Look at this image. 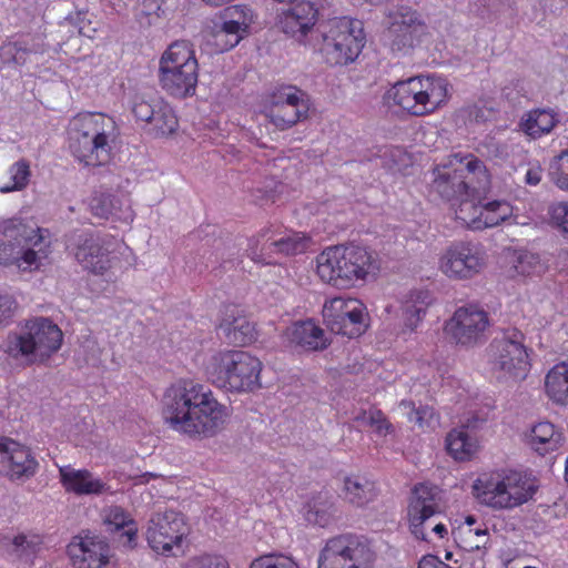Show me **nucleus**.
I'll return each mask as SVG.
<instances>
[{
	"instance_id": "f257e3e1",
	"label": "nucleus",
	"mask_w": 568,
	"mask_h": 568,
	"mask_svg": "<svg viewBox=\"0 0 568 568\" xmlns=\"http://www.w3.org/2000/svg\"><path fill=\"white\" fill-rule=\"evenodd\" d=\"M163 418L169 426L193 439L209 438L223 429L227 407L211 389L191 379H181L164 393Z\"/></svg>"
},
{
	"instance_id": "f03ea898",
	"label": "nucleus",
	"mask_w": 568,
	"mask_h": 568,
	"mask_svg": "<svg viewBox=\"0 0 568 568\" xmlns=\"http://www.w3.org/2000/svg\"><path fill=\"white\" fill-rule=\"evenodd\" d=\"M116 136V124L112 118L102 113L78 114L69 125V149L84 165L102 166L111 160Z\"/></svg>"
},
{
	"instance_id": "7ed1b4c3",
	"label": "nucleus",
	"mask_w": 568,
	"mask_h": 568,
	"mask_svg": "<svg viewBox=\"0 0 568 568\" xmlns=\"http://www.w3.org/2000/svg\"><path fill=\"white\" fill-rule=\"evenodd\" d=\"M490 175L486 165L474 154H453L433 170L430 191L448 202L463 196L486 193Z\"/></svg>"
},
{
	"instance_id": "20e7f679",
	"label": "nucleus",
	"mask_w": 568,
	"mask_h": 568,
	"mask_svg": "<svg viewBox=\"0 0 568 568\" xmlns=\"http://www.w3.org/2000/svg\"><path fill=\"white\" fill-rule=\"evenodd\" d=\"M45 233L32 222L4 221L0 226V264L17 265L22 271L38 268L49 254Z\"/></svg>"
},
{
	"instance_id": "39448f33",
	"label": "nucleus",
	"mask_w": 568,
	"mask_h": 568,
	"mask_svg": "<svg viewBox=\"0 0 568 568\" xmlns=\"http://www.w3.org/2000/svg\"><path fill=\"white\" fill-rule=\"evenodd\" d=\"M316 261L321 280L337 288L354 286L378 270L373 253L354 244L327 247Z\"/></svg>"
},
{
	"instance_id": "423d86ee",
	"label": "nucleus",
	"mask_w": 568,
	"mask_h": 568,
	"mask_svg": "<svg viewBox=\"0 0 568 568\" xmlns=\"http://www.w3.org/2000/svg\"><path fill=\"white\" fill-rule=\"evenodd\" d=\"M263 364L244 351L224 349L214 353L205 365L207 378L216 387L231 393H248L261 387Z\"/></svg>"
},
{
	"instance_id": "0eeeda50",
	"label": "nucleus",
	"mask_w": 568,
	"mask_h": 568,
	"mask_svg": "<svg viewBox=\"0 0 568 568\" xmlns=\"http://www.w3.org/2000/svg\"><path fill=\"white\" fill-rule=\"evenodd\" d=\"M159 83L163 91L176 99L193 97L199 81V63L189 41L171 43L159 62Z\"/></svg>"
},
{
	"instance_id": "6e6552de",
	"label": "nucleus",
	"mask_w": 568,
	"mask_h": 568,
	"mask_svg": "<svg viewBox=\"0 0 568 568\" xmlns=\"http://www.w3.org/2000/svg\"><path fill=\"white\" fill-rule=\"evenodd\" d=\"M449 98V83L442 77H412L397 81L388 91L387 99L414 116L435 112Z\"/></svg>"
},
{
	"instance_id": "1a4fd4ad",
	"label": "nucleus",
	"mask_w": 568,
	"mask_h": 568,
	"mask_svg": "<svg viewBox=\"0 0 568 568\" xmlns=\"http://www.w3.org/2000/svg\"><path fill=\"white\" fill-rule=\"evenodd\" d=\"M474 491L479 501L494 509H513L532 498L535 480L519 471H495L478 477Z\"/></svg>"
},
{
	"instance_id": "9d476101",
	"label": "nucleus",
	"mask_w": 568,
	"mask_h": 568,
	"mask_svg": "<svg viewBox=\"0 0 568 568\" xmlns=\"http://www.w3.org/2000/svg\"><path fill=\"white\" fill-rule=\"evenodd\" d=\"M321 44L318 50L329 65H347L361 54L366 37L363 22L338 18L317 28Z\"/></svg>"
},
{
	"instance_id": "9b49d317",
	"label": "nucleus",
	"mask_w": 568,
	"mask_h": 568,
	"mask_svg": "<svg viewBox=\"0 0 568 568\" xmlns=\"http://www.w3.org/2000/svg\"><path fill=\"white\" fill-rule=\"evenodd\" d=\"M487 357L490 372L499 382H521L530 369L525 335L517 328L498 334L487 347Z\"/></svg>"
},
{
	"instance_id": "f8f14e48",
	"label": "nucleus",
	"mask_w": 568,
	"mask_h": 568,
	"mask_svg": "<svg viewBox=\"0 0 568 568\" xmlns=\"http://www.w3.org/2000/svg\"><path fill=\"white\" fill-rule=\"evenodd\" d=\"M62 343V332L48 318H36L27 323L26 329L19 334L9 336L6 343V352L13 358L42 362L55 353Z\"/></svg>"
},
{
	"instance_id": "ddd939ff",
	"label": "nucleus",
	"mask_w": 568,
	"mask_h": 568,
	"mask_svg": "<svg viewBox=\"0 0 568 568\" xmlns=\"http://www.w3.org/2000/svg\"><path fill=\"white\" fill-rule=\"evenodd\" d=\"M376 552L363 536L339 535L327 540L318 558V568H373Z\"/></svg>"
},
{
	"instance_id": "4468645a",
	"label": "nucleus",
	"mask_w": 568,
	"mask_h": 568,
	"mask_svg": "<svg viewBox=\"0 0 568 568\" xmlns=\"http://www.w3.org/2000/svg\"><path fill=\"white\" fill-rule=\"evenodd\" d=\"M366 307L356 298L334 297L325 302L323 318L335 334L349 338L358 337L367 328Z\"/></svg>"
},
{
	"instance_id": "2eb2a0df",
	"label": "nucleus",
	"mask_w": 568,
	"mask_h": 568,
	"mask_svg": "<svg viewBox=\"0 0 568 568\" xmlns=\"http://www.w3.org/2000/svg\"><path fill=\"white\" fill-rule=\"evenodd\" d=\"M187 534L184 516L174 510L154 514L148 524L146 540L150 547L162 555H174L173 550H181L183 538Z\"/></svg>"
},
{
	"instance_id": "dca6fc26",
	"label": "nucleus",
	"mask_w": 568,
	"mask_h": 568,
	"mask_svg": "<svg viewBox=\"0 0 568 568\" xmlns=\"http://www.w3.org/2000/svg\"><path fill=\"white\" fill-rule=\"evenodd\" d=\"M490 325L487 312L475 305L457 308L445 325L447 335L464 347H473L486 339V331Z\"/></svg>"
},
{
	"instance_id": "f3484780",
	"label": "nucleus",
	"mask_w": 568,
	"mask_h": 568,
	"mask_svg": "<svg viewBox=\"0 0 568 568\" xmlns=\"http://www.w3.org/2000/svg\"><path fill=\"white\" fill-rule=\"evenodd\" d=\"M308 95L296 87H283L272 95L267 118L280 130H286L307 118Z\"/></svg>"
},
{
	"instance_id": "a211bd4d",
	"label": "nucleus",
	"mask_w": 568,
	"mask_h": 568,
	"mask_svg": "<svg viewBox=\"0 0 568 568\" xmlns=\"http://www.w3.org/2000/svg\"><path fill=\"white\" fill-rule=\"evenodd\" d=\"M73 568H115L114 555L105 538L85 534L68 546Z\"/></svg>"
},
{
	"instance_id": "6ab92c4d",
	"label": "nucleus",
	"mask_w": 568,
	"mask_h": 568,
	"mask_svg": "<svg viewBox=\"0 0 568 568\" xmlns=\"http://www.w3.org/2000/svg\"><path fill=\"white\" fill-rule=\"evenodd\" d=\"M485 266V254L477 245L457 243L440 257V271L454 280H466L478 274Z\"/></svg>"
},
{
	"instance_id": "aec40b11",
	"label": "nucleus",
	"mask_w": 568,
	"mask_h": 568,
	"mask_svg": "<svg viewBox=\"0 0 568 568\" xmlns=\"http://www.w3.org/2000/svg\"><path fill=\"white\" fill-rule=\"evenodd\" d=\"M317 18L318 9L314 2L300 1L283 12L280 24L284 33L300 43L317 47V43L312 42L314 34L318 36L315 29Z\"/></svg>"
},
{
	"instance_id": "412c9836",
	"label": "nucleus",
	"mask_w": 568,
	"mask_h": 568,
	"mask_svg": "<svg viewBox=\"0 0 568 568\" xmlns=\"http://www.w3.org/2000/svg\"><path fill=\"white\" fill-rule=\"evenodd\" d=\"M440 498L436 486L420 484L413 490L408 506L410 530L416 538L427 540L425 524L440 513Z\"/></svg>"
},
{
	"instance_id": "4be33fe9",
	"label": "nucleus",
	"mask_w": 568,
	"mask_h": 568,
	"mask_svg": "<svg viewBox=\"0 0 568 568\" xmlns=\"http://www.w3.org/2000/svg\"><path fill=\"white\" fill-rule=\"evenodd\" d=\"M427 27L417 12L403 10L394 16L388 28L389 45L393 51L408 52L422 42Z\"/></svg>"
},
{
	"instance_id": "5701e85b",
	"label": "nucleus",
	"mask_w": 568,
	"mask_h": 568,
	"mask_svg": "<svg viewBox=\"0 0 568 568\" xmlns=\"http://www.w3.org/2000/svg\"><path fill=\"white\" fill-rule=\"evenodd\" d=\"M115 245L111 240L89 235L78 245L75 258L83 268L94 274H103L114 266Z\"/></svg>"
},
{
	"instance_id": "b1692460",
	"label": "nucleus",
	"mask_w": 568,
	"mask_h": 568,
	"mask_svg": "<svg viewBox=\"0 0 568 568\" xmlns=\"http://www.w3.org/2000/svg\"><path fill=\"white\" fill-rule=\"evenodd\" d=\"M310 240L300 233H290L277 240H273L268 244H264L258 252V239H252L248 245V255L256 263L271 264L268 254L272 252L281 253L284 255H295L305 252L308 247Z\"/></svg>"
},
{
	"instance_id": "393cba45",
	"label": "nucleus",
	"mask_w": 568,
	"mask_h": 568,
	"mask_svg": "<svg viewBox=\"0 0 568 568\" xmlns=\"http://www.w3.org/2000/svg\"><path fill=\"white\" fill-rule=\"evenodd\" d=\"M60 481L67 491L75 495H100L106 490V484L87 469L71 466L59 468Z\"/></svg>"
},
{
	"instance_id": "a878e982",
	"label": "nucleus",
	"mask_w": 568,
	"mask_h": 568,
	"mask_svg": "<svg viewBox=\"0 0 568 568\" xmlns=\"http://www.w3.org/2000/svg\"><path fill=\"white\" fill-rule=\"evenodd\" d=\"M558 122L559 116L552 109H534L521 115L518 130L536 140L550 133Z\"/></svg>"
},
{
	"instance_id": "bb28decb",
	"label": "nucleus",
	"mask_w": 568,
	"mask_h": 568,
	"mask_svg": "<svg viewBox=\"0 0 568 568\" xmlns=\"http://www.w3.org/2000/svg\"><path fill=\"white\" fill-rule=\"evenodd\" d=\"M286 336L292 344L307 351L324 349L329 344L324 331L312 321L293 324L287 328Z\"/></svg>"
},
{
	"instance_id": "cd10ccee",
	"label": "nucleus",
	"mask_w": 568,
	"mask_h": 568,
	"mask_svg": "<svg viewBox=\"0 0 568 568\" xmlns=\"http://www.w3.org/2000/svg\"><path fill=\"white\" fill-rule=\"evenodd\" d=\"M104 524L111 531H120V542L124 548L133 549L138 544V527L133 518L120 506H111L104 511Z\"/></svg>"
},
{
	"instance_id": "c85d7f7f",
	"label": "nucleus",
	"mask_w": 568,
	"mask_h": 568,
	"mask_svg": "<svg viewBox=\"0 0 568 568\" xmlns=\"http://www.w3.org/2000/svg\"><path fill=\"white\" fill-rule=\"evenodd\" d=\"M42 537L34 532H21L7 538L3 549L13 561L31 562L41 549Z\"/></svg>"
},
{
	"instance_id": "c756f323",
	"label": "nucleus",
	"mask_w": 568,
	"mask_h": 568,
	"mask_svg": "<svg viewBox=\"0 0 568 568\" xmlns=\"http://www.w3.org/2000/svg\"><path fill=\"white\" fill-rule=\"evenodd\" d=\"M8 452L6 463L11 479L29 478L36 474L38 462L28 448L13 440L9 443Z\"/></svg>"
},
{
	"instance_id": "7c9ffc66",
	"label": "nucleus",
	"mask_w": 568,
	"mask_h": 568,
	"mask_svg": "<svg viewBox=\"0 0 568 568\" xmlns=\"http://www.w3.org/2000/svg\"><path fill=\"white\" fill-rule=\"evenodd\" d=\"M561 442L562 434L549 422L537 423L527 435V444L540 455L557 449Z\"/></svg>"
},
{
	"instance_id": "2f4dec72",
	"label": "nucleus",
	"mask_w": 568,
	"mask_h": 568,
	"mask_svg": "<svg viewBox=\"0 0 568 568\" xmlns=\"http://www.w3.org/2000/svg\"><path fill=\"white\" fill-rule=\"evenodd\" d=\"M342 491L344 499L356 507L369 504L377 496L375 484L362 476L346 477Z\"/></svg>"
},
{
	"instance_id": "473e14b6",
	"label": "nucleus",
	"mask_w": 568,
	"mask_h": 568,
	"mask_svg": "<svg viewBox=\"0 0 568 568\" xmlns=\"http://www.w3.org/2000/svg\"><path fill=\"white\" fill-rule=\"evenodd\" d=\"M432 295L428 291H412L406 296L403 304V317L405 327H407L409 331H414L425 315L428 306L432 304Z\"/></svg>"
},
{
	"instance_id": "72a5a7b5",
	"label": "nucleus",
	"mask_w": 568,
	"mask_h": 568,
	"mask_svg": "<svg viewBox=\"0 0 568 568\" xmlns=\"http://www.w3.org/2000/svg\"><path fill=\"white\" fill-rule=\"evenodd\" d=\"M220 328L229 342L234 345L243 346L252 343L255 338L254 325L242 315H226L222 321Z\"/></svg>"
},
{
	"instance_id": "f704fd0d",
	"label": "nucleus",
	"mask_w": 568,
	"mask_h": 568,
	"mask_svg": "<svg viewBox=\"0 0 568 568\" xmlns=\"http://www.w3.org/2000/svg\"><path fill=\"white\" fill-rule=\"evenodd\" d=\"M446 448L456 460H468L477 450L476 440L469 436L464 427L453 429L447 434Z\"/></svg>"
},
{
	"instance_id": "c9c22d12",
	"label": "nucleus",
	"mask_w": 568,
	"mask_h": 568,
	"mask_svg": "<svg viewBox=\"0 0 568 568\" xmlns=\"http://www.w3.org/2000/svg\"><path fill=\"white\" fill-rule=\"evenodd\" d=\"M545 387L548 396L556 403L568 402V363H559L548 372Z\"/></svg>"
},
{
	"instance_id": "e433bc0d",
	"label": "nucleus",
	"mask_w": 568,
	"mask_h": 568,
	"mask_svg": "<svg viewBox=\"0 0 568 568\" xmlns=\"http://www.w3.org/2000/svg\"><path fill=\"white\" fill-rule=\"evenodd\" d=\"M481 194L483 193L463 196L456 201L458 202V206L455 210L456 220L471 230H479L478 224H480L483 213Z\"/></svg>"
},
{
	"instance_id": "4c0bfd02",
	"label": "nucleus",
	"mask_w": 568,
	"mask_h": 568,
	"mask_svg": "<svg viewBox=\"0 0 568 568\" xmlns=\"http://www.w3.org/2000/svg\"><path fill=\"white\" fill-rule=\"evenodd\" d=\"M399 408L406 414L409 423H414L418 428L426 430L435 428L438 425V416L429 406H415L412 400L403 399Z\"/></svg>"
},
{
	"instance_id": "58836bf2",
	"label": "nucleus",
	"mask_w": 568,
	"mask_h": 568,
	"mask_svg": "<svg viewBox=\"0 0 568 568\" xmlns=\"http://www.w3.org/2000/svg\"><path fill=\"white\" fill-rule=\"evenodd\" d=\"M513 215V207L506 201H491L483 203L479 230L494 227Z\"/></svg>"
},
{
	"instance_id": "ea45409f",
	"label": "nucleus",
	"mask_w": 568,
	"mask_h": 568,
	"mask_svg": "<svg viewBox=\"0 0 568 568\" xmlns=\"http://www.w3.org/2000/svg\"><path fill=\"white\" fill-rule=\"evenodd\" d=\"M456 541L466 550H477L485 547L488 541V530L483 526L478 527H457L453 531Z\"/></svg>"
},
{
	"instance_id": "a19ab883",
	"label": "nucleus",
	"mask_w": 568,
	"mask_h": 568,
	"mask_svg": "<svg viewBox=\"0 0 568 568\" xmlns=\"http://www.w3.org/2000/svg\"><path fill=\"white\" fill-rule=\"evenodd\" d=\"M43 49L39 44L29 45L27 42H9L1 47L0 57L4 62H13L16 64H24L31 53L42 52Z\"/></svg>"
},
{
	"instance_id": "79ce46f5",
	"label": "nucleus",
	"mask_w": 568,
	"mask_h": 568,
	"mask_svg": "<svg viewBox=\"0 0 568 568\" xmlns=\"http://www.w3.org/2000/svg\"><path fill=\"white\" fill-rule=\"evenodd\" d=\"M9 174L11 183L0 186V192L9 193L23 190L28 185L31 175L29 162L19 160L13 163L9 169Z\"/></svg>"
},
{
	"instance_id": "37998d69",
	"label": "nucleus",
	"mask_w": 568,
	"mask_h": 568,
	"mask_svg": "<svg viewBox=\"0 0 568 568\" xmlns=\"http://www.w3.org/2000/svg\"><path fill=\"white\" fill-rule=\"evenodd\" d=\"M161 135L173 133L178 128V119L172 108L163 101L158 102L155 116L150 122Z\"/></svg>"
},
{
	"instance_id": "c03bdc74",
	"label": "nucleus",
	"mask_w": 568,
	"mask_h": 568,
	"mask_svg": "<svg viewBox=\"0 0 568 568\" xmlns=\"http://www.w3.org/2000/svg\"><path fill=\"white\" fill-rule=\"evenodd\" d=\"M248 31L237 28L235 24L229 23L223 20L221 29L215 33L216 44L221 50H230L234 48L239 42L246 37Z\"/></svg>"
},
{
	"instance_id": "a18cd8bd",
	"label": "nucleus",
	"mask_w": 568,
	"mask_h": 568,
	"mask_svg": "<svg viewBox=\"0 0 568 568\" xmlns=\"http://www.w3.org/2000/svg\"><path fill=\"white\" fill-rule=\"evenodd\" d=\"M221 18L229 23L235 24L237 28L248 31L250 26L254 21V12L245 4H235L225 8L221 13Z\"/></svg>"
},
{
	"instance_id": "49530a36",
	"label": "nucleus",
	"mask_w": 568,
	"mask_h": 568,
	"mask_svg": "<svg viewBox=\"0 0 568 568\" xmlns=\"http://www.w3.org/2000/svg\"><path fill=\"white\" fill-rule=\"evenodd\" d=\"M119 200L108 193H95L90 201V209L93 215L100 219H109L116 215Z\"/></svg>"
},
{
	"instance_id": "de8ad7c7",
	"label": "nucleus",
	"mask_w": 568,
	"mask_h": 568,
	"mask_svg": "<svg viewBox=\"0 0 568 568\" xmlns=\"http://www.w3.org/2000/svg\"><path fill=\"white\" fill-rule=\"evenodd\" d=\"M551 181L561 190L568 191V150L561 152L550 164Z\"/></svg>"
},
{
	"instance_id": "09e8293b",
	"label": "nucleus",
	"mask_w": 568,
	"mask_h": 568,
	"mask_svg": "<svg viewBox=\"0 0 568 568\" xmlns=\"http://www.w3.org/2000/svg\"><path fill=\"white\" fill-rule=\"evenodd\" d=\"M250 568H298L292 557L272 552L254 559Z\"/></svg>"
},
{
	"instance_id": "8fccbe9b",
	"label": "nucleus",
	"mask_w": 568,
	"mask_h": 568,
	"mask_svg": "<svg viewBox=\"0 0 568 568\" xmlns=\"http://www.w3.org/2000/svg\"><path fill=\"white\" fill-rule=\"evenodd\" d=\"M158 102L161 100H146L144 97L136 95L132 102V112L138 120L150 123L155 116Z\"/></svg>"
},
{
	"instance_id": "3c124183",
	"label": "nucleus",
	"mask_w": 568,
	"mask_h": 568,
	"mask_svg": "<svg viewBox=\"0 0 568 568\" xmlns=\"http://www.w3.org/2000/svg\"><path fill=\"white\" fill-rule=\"evenodd\" d=\"M332 503L325 500L324 503L314 501L310 504V509L307 511V520L313 521L320 526H325L328 524L331 519L329 509L332 508Z\"/></svg>"
},
{
	"instance_id": "603ef678",
	"label": "nucleus",
	"mask_w": 568,
	"mask_h": 568,
	"mask_svg": "<svg viewBox=\"0 0 568 568\" xmlns=\"http://www.w3.org/2000/svg\"><path fill=\"white\" fill-rule=\"evenodd\" d=\"M185 568H230L221 556L203 555L191 558Z\"/></svg>"
},
{
	"instance_id": "864d4df0",
	"label": "nucleus",
	"mask_w": 568,
	"mask_h": 568,
	"mask_svg": "<svg viewBox=\"0 0 568 568\" xmlns=\"http://www.w3.org/2000/svg\"><path fill=\"white\" fill-rule=\"evenodd\" d=\"M65 22L74 26L81 36L92 38V32H95V29L91 27V21L88 19V12L77 11L71 13L65 18Z\"/></svg>"
},
{
	"instance_id": "5fc2aeb1",
	"label": "nucleus",
	"mask_w": 568,
	"mask_h": 568,
	"mask_svg": "<svg viewBox=\"0 0 568 568\" xmlns=\"http://www.w3.org/2000/svg\"><path fill=\"white\" fill-rule=\"evenodd\" d=\"M363 419L374 427L379 435H386L393 428L381 410L372 409L367 414L364 413Z\"/></svg>"
},
{
	"instance_id": "6e6d98bb",
	"label": "nucleus",
	"mask_w": 568,
	"mask_h": 568,
	"mask_svg": "<svg viewBox=\"0 0 568 568\" xmlns=\"http://www.w3.org/2000/svg\"><path fill=\"white\" fill-rule=\"evenodd\" d=\"M550 215L552 222L564 232L568 233V203L561 202L554 205L550 210Z\"/></svg>"
},
{
	"instance_id": "4d7b16f0",
	"label": "nucleus",
	"mask_w": 568,
	"mask_h": 568,
	"mask_svg": "<svg viewBox=\"0 0 568 568\" xmlns=\"http://www.w3.org/2000/svg\"><path fill=\"white\" fill-rule=\"evenodd\" d=\"M16 308V303L9 295L0 294V324L10 317Z\"/></svg>"
},
{
	"instance_id": "13d9d810",
	"label": "nucleus",
	"mask_w": 568,
	"mask_h": 568,
	"mask_svg": "<svg viewBox=\"0 0 568 568\" xmlns=\"http://www.w3.org/2000/svg\"><path fill=\"white\" fill-rule=\"evenodd\" d=\"M418 568H452L449 565L440 560L437 556L426 555L419 562Z\"/></svg>"
},
{
	"instance_id": "bf43d9fd",
	"label": "nucleus",
	"mask_w": 568,
	"mask_h": 568,
	"mask_svg": "<svg viewBox=\"0 0 568 568\" xmlns=\"http://www.w3.org/2000/svg\"><path fill=\"white\" fill-rule=\"evenodd\" d=\"M542 170L539 165L530 166L525 173V183L535 186L541 181Z\"/></svg>"
},
{
	"instance_id": "052dcab7",
	"label": "nucleus",
	"mask_w": 568,
	"mask_h": 568,
	"mask_svg": "<svg viewBox=\"0 0 568 568\" xmlns=\"http://www.w3.org/2000/svg\"><path fill=\"white\" fill-rule=\"evenodd\" d=\"M84 347L91 349V355L88 356L85 359L87 363L90 365H93V366L98 365L100 348L98 347L95 342L88 341L87 344L84 345Z\"/></svg>"
},
{
	"instance_id": "680f3d73",
	"label": "nucleus",
	"mask_w": 568,
	"mask_h": 568,
	"mask_svg": "<svg viewBox=\"0 0 568 568\" xmlns=\"http://www.w3.org/2000/svg\"><path fill=\"white\" fill-rule=\"evenodd\" d=\"M11 442L13 440L0 437V463H6L9 453V443Z\"/></svg>"
},
{
	"instance_id": "e2e57ef3",
	"label": "nucleus",
	"mask_w": 568,
	"mask_h": 568,
	"mask_svg": "<svg viewBox=\"0 0 568 568\" xmlns=\"http://www.w3.org/2000/svg\"><path fill=\"white\" fill-rule=\"evenodd\" d=\"M432 531L437 534L440 538H443L444 535L447 534L446 526L442 523L435 524L432 528Z\"/></svg>"
},
{
	"instance_id": "0e129e2a",
	"label": "nucleus",
	"mask_w": 568,
	"mask_h": 568,
	"mask_svg": "<svg viewBox=\"0 0 568 568\" xmlns=\"http://www.w3.org/2000/svg\"><path fill=\"white\" fill-rule=\"evenodd\" d=\"M477 523V518L475 516H467L465 518V521L463 525H460L459 527H470V528H474V525Z\"/></svg>"
},
{
	"instance_id": "69168bd1",
	"label": "nucleus",
	"mask_w": 568,
	"mask_h": 568,
	"mask_svg": "<svg viewBox=\"0 0 568 568\" xmlns=\"http://www.w3.org/2000/svg\"><path fill=\"white\" fill-rule=\"evenodd\" d=\"M267 233H268V230H263V231L258 234V237H265Z\"/></svg>"
},
{
	"instance_id": "338daca9",
	"label": "nucleus",
	"mask_w": 568,
	"mask_h": 568,
	"mask_svg": "<svg viewBox=\"0 0 568 568\" xmlns=\"http://www.w3.org/2000/svg\"><path fill=\"white\" fill-rule=\"evenodd\" d=\"M519 265H520V271H521V272H525V268H524V266H523V257H520Z\"/></svg>"
},
{
	"instance_id": "774afa93",
	"label": "nucleus",
	"mask_w": 568,
	"mask_h": 568,
	"mask_svg": "<svg viewBox=\"0 0 568 568\" xmlns=\"http://www.w3.org/2000/svg\"><path fill=\"white\" fill-rule=\"evenodd\" d=\"M272 192L273 191L266 192V197H272Z\"/></svg>"
}]
</instances>
